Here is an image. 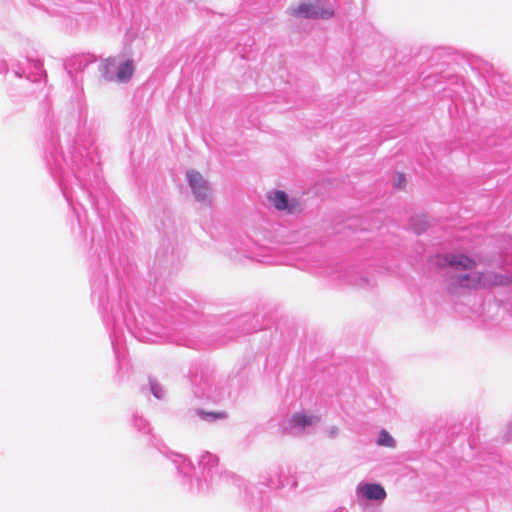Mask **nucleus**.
I'll use <instances>...</instances> for the list:
<instances>
[{"label":"nucleus","mask_w":512,"mask_h":512,"mask_svg":"<svg viewBox=\"0 0 512 512\" xmlns=\"http://www.w3.org/2000/svg\"><path fill=\"white\" fill-rule=\"evenodd\" d=\"M446 262L455 271L449 283V290L452 293H459L461 288L502 286L510 282V277L506 274L475 271V261L463 254L447 255Z\"/></svg>","instance_id":"obj_1"},{"label":"nucleus","mask_w":512,"mask_h":512,"mask_svg":"<svg viewBox=\"0 0 512 512\" xmlns=\"http://www.w3.org/2000/svg\"><path fill=\"white\" fill-rule=\"evenodd\" d=\"M99 70L107 81L126 83L132 78L135 65L131 58L116 56L103 61Z\"/></svg>","instance_id":"obj_2"},{"label":"nucleus","mask_w":512,"mask_h":512,"mask_svg":"<svg viewBox=\"0 0 512 512\" xmlns=\"http://www.w3.org/2000/svg\"><path fill=\"white\" fill-rule=\"evenodd\" d=\"M186 180L195 201L204 207L211 206L214 192L210 182L200 172L193 169L187 170Z\"/></svg>","instance_id":"obj_3"},{"label":"nucleus","mask_w":512,"mask_h":512,"mask_svg":"<svg viewBox=\"0 0 512 512\" xmlns=\"http://www.w3.org/2000/svg\"><path fill=\"white\" fill-rule=\"evenodd\" d=\"M355 495L360 505L367 503L381 505L387 498V492L382 484L366 481H361L357 484Z\"/></svg>","instance_id":"obj_4"},{"label":"nucleus","mask_w":512,"mask_h":512,"mask_svg":"<svg viewBox=\"0 0 512 512\" xmlns=\"http://www.w3.org/2000/svg\"><path fill=\"white\" fill-rule=\"evenodd\" d=\"M319 421L320 418L317 415L309 412H295L281 422L280 428L283 432L299 435L318 424Z\"/></svg>","instance_id":"obj_5"},{"label":"nucleus","mask_w":512,"mask_h":512,"mask_svg":"<svg viewBox=\"0 0 512 512\" xmlns=\"http://www.w3.org/2000/svg\"><path fill=\"white\" fill-rule=\"evenodd\" d=\"M267 201L270 206L279 212L287 214L299 213L303 210V203L295 198L290 197L287 193L281 190H272L267 193Z\"/></svg>","instance_id":"obj_6"},{"label":"nucleus","mask_w":512,"mask_h":512,"mask_svg":"<svg viewBox=\"0 0 512 512\" xmlns=\"http://www.w3.org/2000/svg\"><path fill=\"white\" fill-rule=\"evenodd\" d=\"M289 10L292 15L302 18L329 19L334 14L333 8L321 1L316 3L302 2L297 6L290 7Z\"/></svg>","instance_id":"obj_7"},{"label":"nucleus","mask_w":512,"mask_h":512,"mask_svg":"<svg viewBox=\"0 0 512 512\" xmlns=\"http://www.w3.org/2000/svg\"><path fill=\"white\" fill-rule=\"evenodd\" d=\"M376 444L380 447L394 449L397 446V441L387 430L381 429L378 433Z\"/></svg>","instance_id":"obj_8"},{"label":"nucleus","mask_w":512,"mask_h":512,"mask_svg":"<svg viewBox=\"0 0 512 512\" xmlns=\"http://www.w3.org/2000/svg\"><path fill=\"white\" fill-rule=\"evenodd\" d=\"M151 392L157 399H162L164 396V390L160 384L155 381L150 382Z\"/></svg>","instance_id":"obj_9"},{"label":"nucleus","mask_w":512,"mask_h":512,"mask_svg":"<svg viewBox=\"0 0 512 512\" xmlns=\"http://www.w3.org/2000/svg\"><path fill=\"white\" fill-rule=\"evenodd\" d=\"M339 432H340V429L338 426L336 425H331V426H328L325 430V433L326 435L329 437V438H336L338 435H339Z\"/></svg>","instance_id":"obj_10"},{"label":"nucleus","mask_w":512,"mask_h":512,"mask_svg":"<svg viewBox=\"0 0 512 512\" xmlns=\"http://www.w3.org/2000/svg\"><path fill=\"white\" fill-rule=\"evenodd\" d=\"M403 181H404V177L402 175H398V182L395 183V185L401 186Z\"/></svg>","instance_id":"obj_11"},{"label":"nucleus","mask_w":512,"mask_h":512,"mask_svg":"<svg viewBox=\"0 0 512 512\" xmlns=\"http://www.w3.org/2000/svg\"><path fill=\"white\" fill-rule=\"evenodd\" d=\"M204 419H210V418H215V415L213 413H206L205 416L203 417Z\"/></svg>","instance_id":"obj_12"},{"label":"nucleus","mask_w":512,"mask_h":512,"mask_svg":"<svg viewBox=\"0 0 512 512\" xmlns=\"http://www.w3.org/2000/svg\"><path fill=\"white\" fill-rule=\"evenodd\" d=\"M509 438H512V433L510 434Z\"/></svg>","instance_id":"obj_13"}]
</instances>
